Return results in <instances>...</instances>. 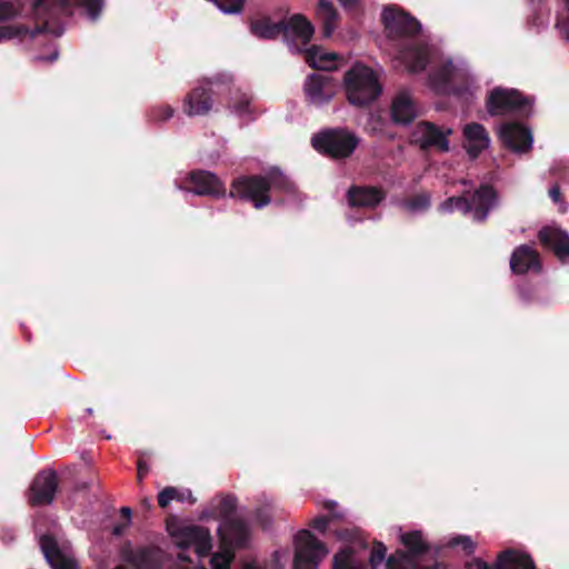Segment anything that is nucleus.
Instances as JSON below:
<instances>
[{"label": "nucleus", "instance_id": "f257e3e1", "mask_svg": "<svg viewBox=\"0 0 569 569\" xmlns=\"http://www.w3.org/2000/svg\"><path fill=\"white\" fill-rule=\"evenodd\" d=\"M382 22L388 37L401 41L399 59L410 72H420L430 66L428 86L437 93L465 97L478 90V81L461 57L445 58L435 46L417 40L421 24L396 7L385 8Z\"/></svg>", "mask_w": 569, "mask_h": 569}, {"label": "nucleus", "instance_id": "f03ea898", "mask_svg": "<svg viewBox=\"0 0 569 569\" xmlns=\"http://www.w3.org/2000/svg\"><path fill=\"white\" fill-rule=\"evenodd\" d=\"M276 190L295 193V186L279 170H272L266 177L237 179L232 183L230 197L251 201L256 209H261L270 203L269 193Z\"/></svg>", "mask_w": 569, "mask_h": 569}, {"label": "nucleus", "instance_id": "7ed1b4c3", "mask_svg": "<svg viewBox=\"0 0 569 569\" xmlns=\"http://www.w3.org/2000/svg\"><path fill=\"white\" fill-rule=\"evenodd\" d=\"M250 31L253 36L260 39H274L283 34V39L291 52L300 51L302 46H307L313 36L312 24L306 20L305 17L296 14L291 17L288 22L279 21L273 22L269 18H261L254 20L250 24Z\"/></svg>", "mask_w": 569, "mask_h": 569}, {"label": "nucleus", "instance_id": "20e7f679", "mask_svg": "<svg viewBox=\"0 0 569 569\" xmlns=\"http://www.w3.org/2000/svg\"><path fill=\"white\" fill-rule=\"evenodd\" d=\"M342 89L348 102L356 107L369 106L382 93L379 74L362 62H355L345 72Z\"/></svg>", "mask_w": 569, "mask_h": 569}, {"label": "nucleus", "instance_id": "39448f33", "mask_svg": "<svg viewBox=\"0 0 569 569\" xmlns=\"http://www.w3.org/2000/svg\"><path fill=\"white\" fill-rule=\"evenodd\" d=\"M166 529L172 543L181 550L192 548L199 557H204L212 548L211 533L206 527L170 518Z\"/></svg>", "mask_w": 569, "mask_h": 569}, {"label": "nucleus", "instance_id": "423d86ee", "mask_svg": "<svg viewBox=\"0 0 569 569\" xmlns=\"http://www.w3.org/2000/svg\"><path fill=\"white\" fill-rule=\"evenodd\" d=\"M498 203L497 194L490 187H480L468 200L466 197H450L443 201L439 210L443 213H451L455 210L470 213L476 221L486 220L490 210Z\"/></svg>", "mask_w": 569, "mask_h": 569}, {"label": "nucleus", "instance_id": "0eeeda50", "mask_svg": "<svg viewBox=\"0 0 569 569\" xmlns=\"http://www.w3.org/2000/svg\"><path fill=\"white\" fill-rule=\"evenodd\" d=\"M359 143V138L345 129H327L311 139L312 147L320 153L331 158L349 157Z\"/></svg>", "mask_w": 569, "mask_h": 569}, {"label": "nucleus", "instance_id": "6e6552de", "mask_svg": "<svg viewBox=\"0 0 569 569\" xmlns=\"http://www.w3.org/2000/svg\"><path fill=\"white\" fill-rule=\"evenodd\" d=\"M32 12L36 18L43 19V26L31 31L30 37L36 38L42 32L60 37L64 28L56 20L71 14V4L68 0H32Z\"/></svg>", "mask_w": 569, "mask_h": 569}, {"label": "nucleus", "instance_id": "1a4fd4ad", "mask_svg": "<svg viewBox=\"0 0 569 569\" xmlns=\"http://www.w3.org/2000/svg\"><path fill=\"white\" fill-rule=\"evenodd\" d=\"M487 109L492 116L517 112L527 117L531 113L532 100L516 89L497 87L488 94Z\"/></svg>", "mask_w": 569, "mask_h": 569}, {"label": "nucleus", "instance_id": "9d476101", "mask_svg": "<svg viewBox=\"0 0 569 569\" xmlns=\"http://www.w3.org/2000/svg\"><path fill=\"white\" fill-rule=\"evenodd\" d=\"M327 553L321 541L309 530H301L295 537L293 569H317Z\"/></svg>", "mask_w": 569, "mask_h": 569}, {"label": "nucleus", "instance_id": "9b49d317", "mask_svg": "<svg viewBox=\"0 0 569 569\" xmlns=\"http://www.w3.org/2000/svg\"><path fill=\"white\" fill-rule=\"evenodd\" d=\"M174 183L179 190L198 196L220 197L226 192L221 180L214 173L206 170H193L180 174Z\"/></svg>", "mask_w": 569, "mask_h": 569}, {"label": "nucleus", "instance_id": "f8f14e48", "mask_svg": "<svg viewBox=\"0 0 569 569\" xmlns=\"http://www.w3.org/2000/svg\"><path fill=\"white\" fill-rule=\"evenodd\" d=\"M230 80L228 76H219L214 80H204L197 86L184 99L183 110L190 116H203L212 108L213 88Z\"/></svg>", "mask_w": 569, "mask_h": 569}, {"label": "nucleus", "instance_id": "ddd939ff", "mask_svg": "<svg viewBox=\"0 0 569 569\" xmlns=\"http://www.w3.org/2000/svg\"><path fill=\"white\" fill-rule=\"evenodd\" d=\"M42 553L52 569H79L71 545L43 535L39 539Z\"/></svg>", "mask_w": 569, "mask_h": 569}, {"label": "nucleus", "instance_id": "4468645a", "mask_svg": "<svg viewBox=\"0 0 569 569\" xmlns=\"http://www.w3.org/2000/svg\"><path fill=\"white\" fill-rule=\"evenodd\" d=\"M401 542L408 549V553L398 551L387 560V569H418L415 557L427 549V545L420 531L401 533Z\"/></svg>", "mask_w": 569, "mask_h": 569}, {"label": "nucleus", "instance_id": "2eb2a0df", "mask_svg": "<svg viewBox=\"0 0 569 569\" xmlns=\"http://www.w3.org/2000/svg\"><path fill=\"white\" fill-rule=\"evenodd\" d=\"M303 91L310 104L321 107L335 97L337 82L329 74L311 73L305 81Z\"/></svg>", "mask_w": 569, "mask_h": 569}, {"label": "nucleus", "instance_id": "dca6fc26", "mask_svg": "<svg viewBox=\"0 0 569 569\" xmlns=\"http://www.w3.org/2000/svg\"><path fill=\"white\" fill-rule=\"evenodd\" d=\"M122 558L137 569H163L170 560L166 551L158 547L124 548Z\"/></svg>", "mask_w": 569, "mask_h": 569}, {"label": "nucleus", "instance_id": "f3484780", "mask_svg": "<svg viewBox=\"0 0 569 569\" xmlns=\"http://www.w3.org/2000/svg\"><path fill=\"white\" fill-rule=\"evenodd\" d=\"M450 133V129L441 130L430 122H420L413 129L411 140L421 149L437 148L440 151H448L447 136Z\"/></svg>", "mask_w": 569, "mask_h": 569}, {"label": "nucleus", "instance_id": "a211bd4d", "mask_svg": "<svg viewBox=\"0 0 569 569\" xmlns=\"http://www.w3.org/2000/svg\"><path fill=\"white\" fill-rule=\"evenodd\" d=\"M499 137L503 144L517 153H523L531 149L533 137L527 127L506 122L499 128Z\"/></svg>", "mask_w": 569, "mask_h": 569}, {"label": "nucleus", "instance_id": "6ab92c4d", "mask_svg": "<svg viewBox=\"0 0 569 569\" xmlns=\"http://www.w3.org/2000/svg\"><path fill=\"white\" fill-rule=\"evenodd\" d=\"M468 569H536L530 557L521 551L506 550L497 559L495 566L490 567L479 558L467 562Z\"/></svg>", "mask_w": 569, "mask_h": 569}, {"label": "nucleus", "instance_id": "aec40b11", "mask_svg": "<svg viewBox=\"0 0 569 569\" xmlns=\"http://www.w3.org/2000/svg\"><path fill=\"white\" fill-rule=\"evenodd\" d=\"M218 535L222 546L230 549L246 547L249 540V528L240 519H224L218 528Z\"/></svg>", "mask_w": 569, "mask_h": 569}, {"label": "nucleus", "instance_id": "412c9836", "mask_svg": "<svg viewBox=\"0 0 569 569\" xmlns=\"http://www.w3.org/2000/svg\"><path fill=\"white\" fill-rule=\"evenodd\" d=\"M57 475L53 470L40 471L30 487L31 505H49L52 502L57 490Z\"/></svg>", "mask_w": 569, "mask_h": 569}, {"label": "nucleus", "instance_id": "4be33fe9", "mask_svg": "<svg viewBox=\"0 0 569 569\" xmlns=\"http://www.w3.org/2000/svg\"><path fill=\"white\" fill-rule=\"evenodd\" d=\"M539 238L561 261H569V234L567 232L555 227H546L540 230Z\"/></svg>", "mask_w": 569, "mask_h": 569}, {"label": "nucleus", "instance_id": "5701e85b", "mask_svg": "<svg viewBox=\"0 0 569 569\" xmlns=\"http://www.w3.org/2000/svg\"><path fill=\"white\" fill-rule=\"evenodd\" d=\"M540 267V260L537 251L528 244L519 246L511 254L510 268L515 273L539 271Z\"/></svg>", "mask_w": 569, "mask_h": 569}, {"label": "nucleus", "instance_id": "b1692460", "mask_svg": "<svg viewBox=\"0 0 569 569\" xmlns=\"http://www.w3.org/2000/svg\"><path fill=\"white\" fill-rule=\"evenodd\" d=\"M463 136L466 140L465 148L471 158H477L490 146V138L482 124L475 122L466 124Z\"/></svg>", "mask_w": 569, "mask_h": 569}, {"label": "nucleus", "instance_id": "393cba45", "mask_svg": "<svg viewBox=\"0 0 569 569\" xmlns=\"http://www.w3.org/2000/svg\"><path fill=\"white\" fill-rule=\"evenodd\" d=\"M298 44L301 47V51H305L306 62L315 69L320 70H331L337 68L339 56L335 52H328L320 47L311 46L310 48H306L301 42L298 41Z\"/></svg>", "mask_w": 569, "mask_h": 569}, {"label": "nucleus", "instance_id": "a878e982", "mask_svg": "<svg viewBox=\"0 0 569 569\" xmlns=\"http://www.w3.org/2000/svg\"><path fill=\"white\" fill-rule=\"evenodd\" d=\"M390 113L392 121L398 124H408L416 118L417 109L408 92L402 91L395 97Z\"/></svg>", "mask_w": 569, "mask_h": 569}, {"label": "nucleus", "instance_id": "bb28decb", "mask_svg": "<svg viewBox=\"0 0 569 569\" xmlns=\"http://www.w3.org/2000/svg\"><path fill=\"white\" fill-rule=\"evenodd\" d=\"M382 200V193L372 187H353L348 191V202L352 208H375Z\"/></svg>", "mask_w": 569, "mask_h": 569}, {"label": "nucleus", "instance_id": "cd10ccee", "mask_svg": "<svg viewBox=\"0 0 569 569\" xmlns=\"http://www.w3.org/2000/svg\"><path fill=\"white\" fill-rule=\"evenodd\" d=\"M250 102L251 97L247 92H242L241 90L236 89L231 92L228 108L232 113H234L239 118L249 119L251 114Z\"/></svg>", "mask_w": 569, "mask_h": 569}, {"label": "nucleus", "instance_id": "c85d7f7f", "mask_svg": "<svg viewBox=\"0 0 569 569\" xmlns=\"http://www.w3.org/2000/svg\"><path fill=\"white\" fill-rule=\"evenodd\" d=\"M317 13L323 22V32L326 37H330L336 28L338 13L329 0H319Z\"/></svg>", "mask_w": 569, "mask_h": 569}, {"label": "nucleus", "instance_id": "c756f323", "mask_svg": "<svg viewBox=\"0 0 569 569\" xmlns=\"http://www.w3.org/2000/svg\"><path fill=\"white\" fill-rule=\"evenodd\" d=\"M333 569H366V567L362 559H359L351 549L346 548L335 556Z\"/></svg>", "mask_w": 569, "mask_h": 569}, {"label": "nucleus", "instance_id": "7c9ffc66", "mask_svg": "<svg viewBox=\"0 0 569 569\" xmlns=\"http://www.w3.org/2000/svg\"><path fill=\"white\" fill-rule=\"evenodd\" d=\"M173 500L194 502L192 493L188 489L179 490L173 487H167L158 496L159 506L162 508H166Z\"/></svg>", "mask_w": 569, "mask_h": 569}, {"label": "nucleus", "instance_id": "2f4dec72", "mask_svg": "<svg viewBox=\"0 0 569 569\" xmlns=\"http://www.w3.org/2000/svg\"><path fill=\"white\" fill-rule=\"evenodd\" d=\"M234 558L232 549L221 545V549L214 552L210 558L211 569H230V565Z\"/></svg>", "mask_w": 569, "mask_h": 569}, {"label": "nucleus", "instance_id": "473e14b6", "mask_svg": "<svg viewBox=\"0 0 569 569\" xmlns=\"http://www.w3.org/2000/svg\"><path fill=\"white\" fill-rule=\"evenodd\" d=\"M430 207V196L420 193L403 202V208L411 214L425 212Z\"/></svg>", "mask_w": 569, "mask_h": 569}, {"label": "nucleus", "instance_id": "72a5a7b5", "mask_svg": "<svg viewBox=\"0 0 569 569\" xmlns=\"http://www.w3.org/2000/svg\"><path fill=\"white\" fill-rule=\"evenodd\" d=\"M104 6V0H79L78 7L90 20L99 18Z\"/></svg>", "mask_w": 569, "mask_h": 569}, {"label": "nucleus", "instance_id": "f704fd0d", "mask_svg": "<svg viewBox=\"0 0 569 569\" xmlns=\"http://www.w3.org/2000/svg\"><path fill=\"white\" fill-rule=\"evenodd\" d=\"M223 13H240L243 8L244 0H210Z\"/></svg>", "mask_w": 569, "mask_h": 569}, {"label": "nucleus", "instance_id": "c9c22d12", "mask_svg": "<svg viewBox=\"0 0 569 569\" xmlns=\"http://www.w3.org/2000/svg\"><path fill=\"white\" fill-rule=\"evenodd\" d=\"M20 14V8L17 2L0 1V23L13 19Z\"/></svg>", "mask_w": 569, "mask_h": 569}, {"label": "nucleus", "instance_id": "e433bc0d", "mask_svg": "<svg viewBox=\"0 0 569 569\" xmlns=\"http://www.w3.org/2000/svg\"><path fill=\"white\" fill-rule=\"evenodd\" d=\"M173 116V109L170 106H156L150 110L149 117L154 122L166 121Z\"/></svg>", "mask_w": 569, "mask_h": 569}, {"label": "nucleus", "instance_id": "4c0bfd02", "mask_svg": "<svg viewBox=\"0 0 569 569\" xmlns=\"http://www.w3.org/2000/svg\"><path fill=\"white\" fill-rule=\"evenodd\" d=\"M449 547L460 546L466 553H472L475 551V543L468 536H456L448 541Z\"/></svg>", "mask_w": 569, "mask_h": 569}, {"label": "nucleus", "instance_id": "58836bf2", "mask_svg": "<svg viewBox=\"0 0 569 569\" xmlns=\"http://www.w3.org/2000/svg\"><path fill=\"white\" fill-rule=\"evenodd\" d=\"M386 553H387V548L385 547L383 543L378 542L375 545V547L371 551L370 558H369L370 565L373 569H376L378 566H380L383 562Z\"/></svg>", "mask_w": 569, "mask_h": 569}, {"label": "nucleus", "instance_id": "ea45409f", "mask_svg": "<svg viewBox=\"0 0 569 569\" xmlns=\"http://www.w3.org/2000/svg\"><path fill=\"white\" fill-rule=\"evenodd\" d=\"M236 509V498L231 496L223 497L220 501V516L224 519H232L230 516Z\"/></svg>", "mask_w": 569, "mask_h": 569}, {"label": "nucleus", "instance_id": "a19ab883", "mask_svg": "<svg viewBox=\"0 0 569 569\" xmlns=\"http://www.w3.org/2000/svg\"><path fill=\"white\" fill-rule=\"evenodd\" d=\"M22 32L21 29L12 26L0 27V42L13 39Z\"/></svg>", "mask_w": 569, "mask_h": 569}, {"label": "nucleus", "instance_id": "79ce46f5", "mask_svg": "<svg viewBox=\"0 0 569 569\" xmlns=\"http://www.w3.org/2000/svg\"><path fill=\"white\" fill-rule=\"evenodd\" d=\"M566 3V11H567V18L561 19L557 22V28L561 36L569 40V0H565Z\"/></svg>", "mask_w": 569, "mask_h": 569}, {"label": "nucleus", "instance_id": "37998d69", "mask_svg": "<svg viewBox=\"0 0 569 569\" xmlns=\"http://www.w3.org/2000/svg\"><path fill=\"white\" fill-rule=\"evenodd\" d=\"M311 526L316 530L323 532L328 526V518L325 516L317 517L311 521Z\"/></svg>", "mask_w": 569, "mask_h": 569}, {"label": "nucleus", "instance_id": "c03bdc74", "mask_svg": "<svg viewBox=\"0 0 569 569\" xmlns=\"http://www.w3.org/2000/svg\"><path fill=\"white\" fill-rule=\"evenodd\" d=\"M58 54H59L58 50L54 49L49 57L38 56L36 59L39 60V61H44L46 60V61H49V62H53V61L57 60Z\"/></svg>", "mask_w": 569, "mask_h": 569}, {"label": "nucleus", "instance_id": "a18cd8bd", "mask_svg": "<svg viewBox=\"0 0 569 569\" xmlns=\"http://www.w3.org/2000/svg\"><path fill=\"white\" fill-rule=\"evenodd\" d=\"M549 196L555 202H558L560 200V188L558 186H553L549 190Z\"/></svg>", "mask_w": 569, "mask_h": 569}, {"label": "nucleus", "instance_id": "49530a36", "mask_svg": "<svg viewBox=\"0 0 569 569\" xmlns=\"http://www.w3.org/2000/svg\"><path fill=\"white\" fill-rule=\"evenodd\" d=\"M128 527L129 525H127V521H124V523L121 525H116L112 529V533L114 536H121Z\"/></svg>", "mask_w": 569, "mask_h": 569}, {"label": "nucleus", "instance_id": "de8ad7c7", "mask_svg": "<svg viewBox=\"0 0 569 569\" xmlns=\"http://www.w3.org/2000/svg\"><path fill=\"white\" fill-rule=\"evenodd\" d=\"M360 0H339L346 10L352 9Z\"/></svg>", "mask_w": 569, "mask_h": 569}, {"label": "nucleus", "instance_id": "09e8293b", "mask_svg": "<svg viewBox=\"0 0 569 569\" xmlns=\"http://www.w3.org/2000/svg\"><path fill=\"white\" fill-rule=\"evenodd\" d=\"M120 512L124 517V519L127 521V525H130V522H131V515H132L131 509L129 507H122L120 509Z\"/></svg>", "mask_w": 569, "mask_h": 569}, {"label": "nucleus", "instance_id": "8fccbe9b", "mask_svg": "<svg viewBox=\"0 0 569 569\" xmlns=\"http://www.w3.org/2000/svg\"><path fill=\"white\" fill-rule=\"evenodd\" d=\"M148 472V467L143 462H139L138 465V477L141 480Z\"/></svg>", "mask_w": 569, "mask_h": 569}, {"label": "nucleus", "instance_id": "3c124183", "mask_svg": "<svg viewBox=\"0 0 569 569\" xmlns=\"http://www.w3.org/2000/svg\"><path fill=\"white\" fill-rule=\"evenodd\" d=\"M243 569H264V568L261 566H258L256 563H247V565H244Z\"/></svg>", "mask_w": 569, "mask_h": 569}, {"label": "nucleus", "instance_id": "603ef678", "mask_svg": "<svg viewBox=\"0 0 569 569\" xmlns=\"http://www.w3.org/2000/svg\"><path fill=\"white\" fill-rule=\"evenodd\" d=\"M519 295H520L522 300H525V301H529L530 300V298L527 297V295L525 293V290L522 288L519 289Z\"/></svg>", "mask_w": 569, "mask_h": 569}, {"label": "nucleus", "instance_id": "864d4df0", "mask_svg": "<svg viewBox=\"0 0 569 569\" xmlns=\"http://www.w3.org/2000/svg\"><path fill=\"white\" fill-rule=\"evenodd\" d=\"M173 569H206L203 566H198V567H194V568H190V567H187V566H181V567H176Z\"/></svg>", "mask_w": 569, "mask_h": 569}, {"label": "nucleus", "instance_id": "5fc2aeb1", "mask_svg": "<svg viewBox=\"0 0 569 569\" xmlns=\"http://www.w3.org/2000/svg\"><path fill=\"white\" fill-rule=\"evenodd\" d=\"M178 560L183 562V561H187L188 558L183 555V552H181L178 555Z\"/></svg>", "mask_w": 569, "mask_h": 569}, {"label": "nucleus", "instance_id": "6e6d98bb", "mask_svg": "<svg viewBox=\"0 0 569 569\" xmlns=\"http://www.w3.org/2000/svg\"><path fill=\"white\" fill-rule=\"evenodd\" d=\"M333 506H336V502H335V501H329V502L327 503V508H328V509H331Z\"/></svg>", "mask_w": 569, "mask_h": 569}, {"label": "nucleus", "instance_id": "4d7b16f0", "mask_svg": "<svg viewBox=\"0 0 569 569\" xmlns=\"http://www.w3.org/2000/svg\"><path fill=\"white\" fill-rule=\"evenodd\" d=\"M348 220L352 223V222H357L358 219H353L351 216L348 217Z\"/></svg>", "mask_w": 569, "mask_h": 569}, {"label": "nucleus", "instance_id": "13d9d810", "mask_svg": "<svg viewBox=\"0 0 569 569\" xmlns=\"http://www.w3.org/2000/svg\"><path fill=\"white\" fill-rule=\"evenodd\" d=\"M209 517H210V515L208 512H203L201 516V518H209Z\"/></svg>", "mask_w": 569, "mask_h": 569}, {"label": "nucleus", "instance_id": "bf43d9fd", "mask_svg": "<svg viewBox=\"0 0 569 569\" xmlns=\"http://www.w3.org/2000/svg\"><path fill=\"white\" fill-rule=\"evenodd\" d=\"M114 569H128V568H126V567H123V566H118V567H116Z\"/></svg>", "mask_w": 569, "mask_h": 569}]
</instances>
